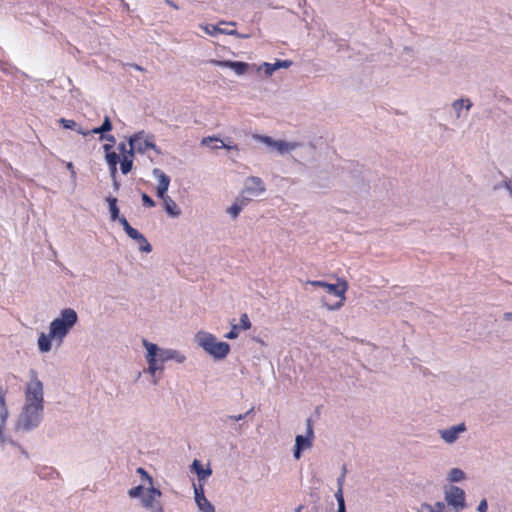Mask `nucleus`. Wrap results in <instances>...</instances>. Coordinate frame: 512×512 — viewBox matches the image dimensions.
I'll return each instance as SVG.
<instances>
[{
  "mask_svg": "<svg viewBox=\"0 0 512 512\" xmlns=\"http://www.w3.org/2000/svg\"><path fill=\"white\" fill-rule=\"evenodd\" d=\"M308 284L314 286V287H321V288H326L327 287V282L325 281H321V280H314V281H308Z\"/></svg>",
  "mask_w": 512,
  "mask_h": 512,
  "instance_id": "4c0bfd02",
  "label": "nucleus"
},
{
  "mask_svg": "<svg viewBox=\"0 0 512 512\" xmlns=\"http://www.w3.org/2000/svg\"><path fill=\"white\" fill-rule=\"evenodd\" d=\"M106 162L109 166V170L111 176L114 178L117 173V164L119 162V156L116 152L106 153L105 155Z\"/></svg>",
  "mask_w": 512,
  "mask_h": 512,
  "instance_id": "412c9836",
  "label": "nucleus"
},
{
  "mask_svg": "<svg viewBox=\"0 0 512 512\" xmlns=\"http://www.w3.org/2000/svg\"><path fill=\"white\" fill-rule=\"evenodd\" d=\"M142 203H143V206L147 207V208H152L155 206V202L154 200L149 196L147 195L146 193H142Z\"/></svg>",
  "mask_w": 512,
  "mask_h": 512,
  "instance_id": "7c9ffc66",
  "label": "nucleus"
},
{
  "mask_svg": "<svg viewBox=\"0 0 512 512\" xmlns=\"http://www.w3.org/2000/svg\"><path fill=\"white\" fill-rule=\"evenodd\" d=\"M130 238L137 241L139 244V249L143 252L149 253L152 250V247L150 243L147 241V239L144 237L143 234H141L138 230H136V234H132Z\"/></svg>",
  "mask_w": 512,
  "mask_h": 512,
  "instance_id": "aec40b11",
  "label": "nucleus"
},
{
  "mask_svg": "<svg viewBox=\"0 0 512 512\" xmlns=\"http://www.w3.org/2000/svg\"><path fill=\"white\" fill-rule=\"evenodd\" d=\"M256 139H258L259 141L265 143L266 145H269V146H273L274 145V140L269 137V136H263V135H256L255 136Z\"/></svg>",
  "mask_w": 512,
  "mask_h": 512,
  "instance_id": "72a5a7b5",
  "label": "nucleus"
},
{
  "mask_svg": "<svg viewBox=\"0 0 512 512\" xmlns=\"http://www.w3.org/2000/svg\"><path fill=\"white\" fill-rule=\"evenodd\" d=\"M107 201L109 204L111 219L115 221L119 218V208L117 206V199L114 197H110L107 199Z\"/></svg>",
  "mask_w": 512,
  "mask_h": 512,
  "instance_id": "bb28decb",
  "label": "nucleus"
},
{
  "mask_svg": "<svg viewBox=\"0 0 512 512\" xmlns=\"http://www.w3.org/2000/svg\"><path fill=\"white\" fill-rule=\"evenodd\" d=\"M117 220H119V222L121 223V225L123 226V229L125 230V232L127 233V235L130 237L132 234H136V229L133 228L129 222L127 221V219L125 217H119Z\"/></svg>",
  "mask_w": 512,
  "mask_h": 512,
  "instance_id": "c85d7f7f",
  "label": "nucleus"
},
{
  "mask_svg": "<svg viewBox=\"0 0 512 512\" xmlns=\"http://www.w3.org/2000/svg\"><path fill=\"white\" fill-rule=\"evenodd\" d=\"M238 326L237 325H233L232 326V329L225 335V337L227 339H235L238 337Z\"/></svg>",
  "mask_w": 512,
  "mask_h": 512,
  "instance_id": "c9c22d12",
  "label": "nucleus"
},
{
  "mask_svg": "<svg viewBox=\"0 0 512 512\" xmlns=\"http://www.w3.org/2000/svg\"><path fill=\"white\" fill-rule=\"evenodd\" d=\"M249 201V198L240 196L239 198L236 199L234 204L228 208L227 212L233 218H237L240 212L242 211L243 207L246 206Z\"/></svg>",
  "mask_w": 512,
  "mask_h": 512,
  "instance_id": "dca6fc26",
  "label": "nucleus"
},
{
  "mask_svg": "<svg viewBox=\"0 0 512 512\" xmlns=\"http://www.w3.org/2000/svg\"><path fill=\"white\" fill-rule=\"evenodd\" d=\"M343 478H344V474L338 480L339 487H338V490L335 493V497H336V500H337V503H338V512H346V510H345V502H344V497H343V490H342Z\"/></svg>",
  "mask_w": 512,
  "mask_h": 512,
  "instance_id": "5701e85b",
  "label": "nucleus"
},
{
  "mask_svg": "<svg viewBox=\"0 0 512 512\" xmlns=\"http://www.w3.org/2000/svg\"><path fill=\"white\" fill-rule=\"evenodd\" d=\"M298 146L296 143H287L283 140H278L274 142L273 147H275L279 152L283 153L285 151H290L295 149Z\"/></svg>",
  "mask_w": 512,
  "mask_h": 512,
  "instance_id": "393cba45",
  "label": "nucleus"
},
{
  "mask_svg": "<svg viewBox=\"0 0 512 512\" xmlns=\"http://www.w3.org/2000/svg\"><path fill=\"white\" fill-rule=\"evenodd\" d=\"M212 141H219L221 143L220 146H215V148H225V149H228V150H231V149H234V150H238V147L237 145H231V144H225L222 140L216 138V137H205L203 140H202V144L203 145H208L209 142H212Z\"/></svg>",
  "mask_w": 512,
  "mask_h": 512,
  "instance_id": "a878e982",
  "label": "nucleus"
},
{
  "mask_svg": "<svg viewBox=\"0 0 512 512\" xmlns=\"http://www.w3.org/2000/svg\"><path fill=\"white\" fill-rule=\"evenodd\" d=\"M487 508H488V505H487L486 499L481 500V502L479 503V506H478V511L486 512Z\"/></svg>",
  "mask_w": 512,
  "mask_h": 512,
  "instance_id": "37998d69",
  "label": "nucleus"
},
{
  "mask_svg": "<svg viewBox=\"0 0 512 512\" xmlns=\"http://www.w3.org/2000/svg\"><path fill=\"white\" fill-rule=\"evenodd\" d=\"M504 318L506 320H512V312H507L504 314Z\"/></svg>",
  "mask_w": 512,
  "mask_h": 512,
  "instance_id": "3c124183",
  "label": "nucleus"
},
{
  "mask_svg": "<svg viewBox=\"0 0 512 512\" xmlns=\"http://www.w3.org/2000/svg\"><path fill=\"white\" fill-rule=\"evenodd\" d=\"M275 65L277 66V68H281V67H289L291 65V62L290 61H287V60H284V61H278L275 63Z\"/></svg>",
  "mask_w": 512,
  "mask_h": 512,
  "instance_id": "49530a36",
  "label": "nucleus"
},
{
  "mask_svg": "<svg viewBox=\"0 0 512 512\" xmlns=\"http://www.w3.org/2000/svg\"><path fill=\"white\" fill-rule=\"evenodd\" d=\"M142 492H143V486L142 485H138L136 487H133L131 488L129 491H128V495L131 497V498H136V497H139L142 495Z\"/></svg>",
  "mask_w": 512,
  "mask_h": 512,
  "instance_id": "c756f323",
  "label": "nucleus"
},
{
  "mask_svg": "<svg viewBox=\"0 0 512 512\" xmlns=\"http://www.w3.org/2000/svg\"><path fill=\"white\" fill-rule=\"evenodd\" d=\"M254 410V408L252 407L248 412H246L245 414H239L237 416H230L229 418L231 420H234V421H240L242 419L245 418L246 415L250 414L252 411Z\"/></svg>",
  "mask_w": 512,
  "mask_h": 512,
  "instance_id": "ea45409f",
  "label": "nucleus"
},
{
  "mask_svg": "<svg viewBox=\"0 0 512 512\" xmlns=\"http://www.w3.org/2000/svg\"><path fill=\"white\" fill-rule=\"evenodd\" d=\"M143 345L147 350L146 360L148 362V372L154 375L157 370H163L162 364L168 360H175L182 363L185 356L173 349H160L156 344L143 339Z\"/></svg>",
  "mask_w": 512,
  "mask_h": 512,
  "instance_id": "f257e3e1",
  "label": "nucleus"
},
{
  "mask_svg": "<svg viewBox=\"0 0 512 512\" xmlns=\"http://www.w3.org/2000/svg\"><path fill=\"white\" fill-rule=\"evenodd\" d=\"M161 491L153 487V484L148 488L145 496L142 497V504L145 508L150 509L152 512H163V508L159 502Z\"/></svg>",
  "mask_w": 512,
  "mask_h": 512,
  "instance_id": "9d476101",
  "label": "nucleus"
},
{
  "mask_svg": "<svg viewBox=\"0 0 512 512\" xmlns=\"http://www.w3.org/2000/svg\"><path fill=\"white\" fill-rule=\"evenodd\" d=\"M59 123L63 128L76 130L79 134L83 136H87L88 134H90L88 130H84L82 127H77V123L74 120L60 118Z\"/></svg>",
  "mask_w": 512,
  "mask_h": 512,
  "instance_id": "a211bd4d",
  "label": "nucleus"
},
{
  "mask_svg": "<svg viewBox=\"0 0 512 512\" xmlns=\"http://www.w3.org/2000/svg\"><path fill=\"white\" fill-rule=\"evenodd\" d=\"M465 425L462 423V424H459V425H456V426H453V427H450L448 429H445V430H441L440 431V434H441V437L447 442V443H452L454 442L457 438H458V434L460 432H463L465 431Z\"/></svg>",
  "mask_w": 512,
  "mask_h": 512,
  "instance_id": "2eb2a0df",
  "label": "nucleus"
},
{
  "mask_svg": "<svg viewBox=\"0 0 512 512\" xmlns=\"http://www.w3.org/2000/svg\"><path fill=\"white\" fill-rule=\"evenodd\" d=\"M154 140L155 138L152 134H146L144 131L137 132L129 138V150H132L133 154L134 152L143 154L149 149H153L157 153H160V150L156 146Z\"/></svg>",
  "mask_w": 512,
  "mask_h": 512,
  "instance_id": "0eeeda50",
  "label": "nucleus"
},
{
  "mask_svg": "<svg viewBox=\"0 0 512 512\" xmlns=\"http://www.w3.org/2000/svg\"><path fill=\"white\" fill-rule=\"evenodd\" d=\"M196 340L200 347L216 359H224L230 351L228 343L217 341L216 337L208 332H198Z\"/></svg>",
  "mask_w": 512,
  "mask_h": 512,
  "instance_id": "20e7f679",
  "label": "nucleus"
},
{
  "mask_svg": "<svg viewBox=\"0 0 512 512\" xmlns=\"http://www.w3.org/2000/svg\"><path fill=\"white\" fill-rule=\"evenodd\" d=\"M66 167H67V169L71 172V176H72L73 178H75V177H76V171H75V168H74L73 163H72V162H67V163H66Z\"/></svg>",
  "mask_w": 512,
  "mask_h": 512,
  "instance_id": "a18cd8bd",
  "label": "nucleus"
},
{
  "mask_svg": "<svg viewBox=\"0 0 512 512\" xmlns=\"http://www.w3.org/2000/svg\"><path fill=\"white\" fill-rule=\"evenodd\" d=\"M112 148H113V144L106 143V144H104V145H103V149H104V151H105V154H106V153H108V154H109V153L113 152V151H112Z\"/></svg>",
  "mask_w": 512,
  "mask_h": 512,
  "instance_id": "8fccbe9b",
  "label": "nucleus"
},
{
  "mask_svg": "<svg viewBox=\"0 0 512 512\" xmlns=\"http://www.w3.org/2000/svg\"><path fill=\"white\" fill-rule=\"evenodd\" d=\"M240 323L243 330H248L251 328V322L246 313L242 314L240 317Z\"/></svg>",
  "mask_w": 512,
  "mask_h": 512,
  "instance_id": "2f4dec72",
  "label": "nucleus"
},
{
  "mask_svg": "<svg viewBox=\"0 0 512 512\" xmlns=\"http://www.w3.org/2000/svg\"><path fill=\"white\" fill-rule=\"evenodd\" d=\"M266 191V187L264 182L260 177L250 176L245 181V187L241 192L242 197H245V194H249L251 196L257 197L263 194Z\"/></svg>",
  "mask_w": 512,
  "mask_h": 512,
  "instance_id": "9b49d317",
  "label": "nucleus"
},
{
  "mask_svg": "<svg viewBox=\"0 0 512 512\" xmlns=\"http://www.w3.org/2000/svg\"><path fill=\"white\" fill-rule=\"evenodd\" d=\"M464 479V472L458 468H454L450 471L449 480L452 482H459Z\"/></svg>",
  "mask_w": 512,
  "mask_h": 512,
  "instance_id": "cd10ccee",
  "label": "nucleus"
},
{
  "mask_svg": "<svg viewBox=\"0 0 512 512\" xmlns=\"http://www.w3.org/2000/svg\"><path fill=\"white\" fill-rule=\"evenodd\" d=\"M0 407H1V412H4V409H6V406H5V394L2 391V389H0Z\"/></svg>",
  "mask_w": 512,
  "mask_h": 512,
  "instance_id": "79ce46f5",
  "label": "nucleus"
},
{
  "mask_svg": "<svg viewBox=\"0 0 512 512\" xmlns=\"http://www.w3.org/2000/svg\"><path fill=\"white\" fill-rule=\"evenodd\" d=\"M43 402V384L33 372L25 389V405L33 404V406L40 407L43 406Z\"/></svg>",
  "mask_w": 512,
  "mask_h": 512,
  "instance_id": "6e6552de",
  "label": "nucleus"
},
{
  "mask_svg": "<svg viewBox=\"0 0 512 512\" xmlns=\"http://www.w3.org/2000/svg\"><path fill=\"white\" fill-rule=\"evenodd\" d=\"M134 154L132 150L128 151V154H124L120 161V169L123 174H128L133 168Z\"/></svg>",
  "mask_w": 512,
  "mask_h": 512,
  "instance_id": "f3484780",
  "label": "nucleus"
},
{
  "mask_svg": "<svg viewBox=\"0 0 512 512\" xmlns=\"http://www.w3.org/2000/svg\"><path fill=\"white\" fill-rule=\"evenodd\" d=\"M192 468L196 472L199 481H205L212 474L211 469H204L202 464L198 460L193 461Z\"/></svg>",
  "mask_w": 512,
  "mask_h": 512,
  "instance_id": "6ab92c4d",
  "label": "nucleus"
},
{
  "mask_svg": "<svg viewBox=\"0 0 512 512\" xmlns=\"http://www.w3.org/2000/svg\"><path fill=\"white\" fill-rule=\"evenodd\" d=\"M466 103V109H469L471 107V103L469 100H463V99H460V100H456L454 103H453V107L455 110H460L462 109V107L464 106V104Z\"/></svg>",
  "mask_w": 512,
  "mask_h": 512,
  "instance_id": "473e14b6",
  "label": "nucleus"
},
{
  "mask_svg": "<svg viewBox=\"0 0 512 512\" xmlns=\"http://www.w3.org/2000/svg\"><path fill=\"white\" fill-rule=\"evenodd\" d=\"M265 66H266V73L269 75H271L275 70L278 69L275 64L266 63Z\"/></svg>",
  "mask_w": 512,
  "mask_h": 512,
  "instance_id": "a19ab883",
  "label": "nucleus"
},
{
  "mask_svg": "<svg viewBox=\"0 0 512 512\" xmlns=\"http://www.w3.org/2000/svg\"><path fill=\"white\" fill-rule=\"evenodd\" d=\"M212 63H214L217 66L220 67H227L232 69L237 75H243L248 71L249 65L245 62L240 61H231V60H225V61H219V60H213Z\"/></svg>",
  "mask_w": 512,
  "mask_h": 512,
  "instance_id": "4468645a",
  "label": "nucleus"
},
{
  "mask_svg": "<svg viewBox=\"0 0 512 512\" xmlns=\"http://www.w3.org/2000/svg\"><path fill=\"white\" fill-rule=\"evenodd\" d=\"M52 337H50V333L47 335L45 333H41L38 338V347L41 352H48L51 350V341Z\"/></svg>",
  "mask_w": 512,
  "mask_h": 512,
  "instance_id": "4be33fe9",
  "label": "nucleus"
},
{
  "mask_svg": "<svg viewBox=\"0 0 512 512\" xmlns=\"http://www.w3.org/2000/svg\"><path fill=\"white\" fill-rule=\"evenodd\" d=\"M444 508H445V504L443 502H436L434 512H442L444 510Z\"/></svg>",
  "mask_w": 512,
  "mask_h": 512,
  "instance_id": "de8ad7c7",
  "label": "nucleus"
},
{
  "mask_svg": "<svg viewBox=\"0 0 512 512\" xmlns=\"http://www.w3.org/2000/svg\"><path fill=\"white\" fill-rule=\"evenodd\" d=\"M43 406L24 405L16 424L18 430L28 431L37 427L41 421Z\"/></svg>",
  "mask_w": 512,
  "mask_h": 512,
  "instance_id": "39448f33",
  "label": "nucleus"
},
{
  "mask_svg": "<svg viewBox=\"0 0 512 512\" xmlns=\"http://www.w3.org/2000/svg\"><path fill=\"white\" fill-rule=\"evenodd\" d=\"M153 175L158 179V186L156 189L157 196L163 201L165 211L172 217L180 215L181 211L176 202L169 197L166 193L170 185V178L161 169H153Z\"/></svg>",
  "mask_w": 512,
  "mask_h": 512,
  "instance_id": "7ed1b4c3",
  "label": "nucleus"
},
{
  "mask_svg": "<svg viewBox=\"0 0 512 512\" xmlns=\"http://www.w3.org/2000/svg\"><path fill=\"white\" fill-rule=\"evenodd\" d=\"M111 129H112L111 120H110V118L108 116H105L102 125L100 127L92 129L89 132L90 133H94V134H101V135H103L104 133L109 132Z\"/></svg>",
  "mask_w": 512,
  "mask_h": 512,
  "instance_id": "b1692460",
  "label": "nucleus"
},
{
  "mask_svg": "<svg viewBox=\"0 0 512 512\" xmlns=\"http://www.w3.org/2000/svg\"><path fill=\"white\" fill-rule=\"evenodd\" d=\"M194 494L196 504L201 512H215L214 506L204 495V489L202 484L194 485Z\"/></svg>",
  "mask_w": 512,
  "mask_h": 512,
  "instance_id": "ddd939ff",
  "label": "nucleus"
},
{
  "mask_svg": "<svg viewBox=\"0 0 512 512\" xmlns=\"http://www.w3.org/2000/svg\"><path fill=\"white\" fill-rule=\"evenodd\" d=\"M0 416H1V419H0V436H1L2 432H3V428H4V425H5V422H6V419H7V416H8L7 409H4V412H1Z\"/></svg>",
  "mask_w": 512,
  "mask_h": 512,
  "instance_id": "e433bc0d",
  "label": "nucleus"
},
{
  "mask_svg": "<svg viewBox=\"0 0 512 512\" xmlns=\"http://www.w3.org/2000/svg\"><path fill=\"white\" fill-rule=\"evenodd\" d=\"M137 473H139V474L142 476V478H143L144 480H147V481H148V483H149L150 485H152V484H153L152 477H151V476H150V475L145 471V469H144V468L139 467V468L137 469Z\"/></svg>",
  "mask_w": 512,
  "mask_h": 512,
  "instance_id": "f704fd0d",
  "label": "nucleus"
},
{
  "mask_svg": "<svg viewBox=\"0 0 512 512\" xmlns=\"http://www.w3.org/2000/svg\"><path fill=\"white\" fill-rule=\"evenodd\" d=\"M307 436L298 435L295 440V449H294V457L295 459H300L301 451L307 448H310L312 445L311 438L313 436V430L311 427L310 420L307 421Z\"/></svg>",
  "mask_w": 512,
  "mask_h": 512,
  "instance_id": "f8f14e48",
  "label": "nucleus"
},
{
  "mask_svg": "<svg viewBox=\"0 0 512 512\" xmlns=\"http://www.w3.org/2000/svg\"><path fill=\"white\" fill-rule=\"evenodd\" d=\"M418 512H434V509L430 504L423 503Z\"/></svg>",
  "mask_w": 512,
  "mask_h": 512,
  "instance_id": "58836bf2",
  "label": "nucleus"
},
{
  "mask_svg": "<svg viewBox=\"0 0 512 512\" xmlns=\"http://www.w3.org/2000/svg\"><path fill=\"white\" fill-rule=\"evenodd\" d=\"M101 139H105L107 140L110 144H114L115 143V137L112 136V135H101Z\"/></svg>",
  "mask_w": 512,
  "mask_h": 512,
  "instance_id": "09e8293b",
  "label": "nucleus"
},
{
  "mask_svg": "<svg viewBox=\"0 0 512 512\" xmlns=\"http://www.w3.org/2000/svg\"><path fill=\"white\" fill-rule=\"evenodd\" d=\"M78 321V315L72 308L63 309L58 318L50 323V337L61 345L64 338Z\"/></svg>",
  "mask_w": 512,
  "mask_h": 512,
  "instance_id": "f03ea898",
  "label": "nucleus"
},
{
  "mask_svg": "<svg viewBox=\"0 0 512 512\" xmlns=\"http://www.w3.org/2000/svg\"><path fill=\"white\" fill-rule=\"evenodd\" d=\"M325 290L328 294L334 295L337 298V301L331 303L323 298V305L330 311L338 310L344 305L346 301L345 294L348 290V282L343 278H339L337 284L328 283Z\"/></svg>",
  "mask_w": 512,
  "mask_h": 512,
  "instance_id": "423d86ee",
  "label": "nucleus"
},
{
  "mask_svg": "<svg viewBox=\"0 0 512 512\" xmlns=\"http://www.w3.org/2000/svg\"><path fill=\"white\" fill-rule=\"evenodd\" d=\"M118 149H119V151L122 153V156H123L124 154H128L129 149H127V145H126V143L121 142V143L118 145Z\"/></svg>",
  "mask_w": 512,
  "mask_h": 512,
  "instance_id": "c03bdc74",
  "label": "nucleus"
},
{
  "mask_svg": "<svg viewBox=\"0 0 512 512\" xmlns=\"http://www.w3.org/2000/svg\"><path fill=\"white\" fill-rule=\"evenodd\" d=\"M445 500L448 505L455 508L456 512L462 510L466 506L465 492L457 486H451L445 492Z\"/></svg>",
  "mask_w": 512,
  "mask_h": 512,
  "instance_id": "1a4fd4ad",
  "label": "nucleus"
}]
</instances>
